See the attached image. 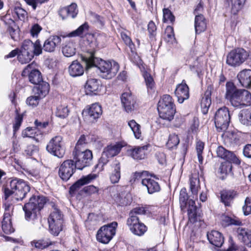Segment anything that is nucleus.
Segmentation results:
<instances>
[{"instance_id":"obj_1","label":"nucleus","mask_w":251,"mask_h":251,"mask_svg":"<svg viewBox=\"0 0 251 251\" xmlns=\"http://www.w3.org/2000/svg\"><path fill=\"white\" fill-rule=\"evenodd\" d=\"M81 58L87 69L93 66L97 67L100 72V75L103 78L111 79L116 75L119 70V65L115 61H105L100 60L99 63L97 65V58L94 57L93 52L89 54L88 56H82Z\"/></svg>"},{"instance_id":"obj_2","label":"nucleus","mask_w":251,"mask_h":251,"mask_svg":"<svg viewBox=\"0 0 251 251\" xmlns=\"http://www.w3.org/2000/svg\"><path fill=\"white\" fill-rule=\"evenodd\" d=\"M30 187L23 179L15 178L12 179L9 186L2 189L4 198L7 200L11 197L13 202L22 201L30 192Z\"/></svg>"},{"instance_id":"obj_3","label":"nucleus","mask_w":251,"mask_h":251,"mask_svg":"<svg viewBox=\"0 0 251 251\" xmlns=\"http://www.w3.org/2000/svg\"><path fill=\"white\" fill-rule=\"evenodd\" d=\"M46 199L42 196H32L29 201L23 207L25 212V219L27 221H34L38 216V212L44 207Z\"/></svg>"},{"instance_id":"obj_4","label":"nucleus","mask_w":251,"mask_h":251,"mask_svg":"<svg viewBox=\"0 0 251 251\" xmlns=\"http://www.w3.org/2000/svg\"><path fill=\"white\" fill-rule=\"evenodd\" d=\"M157 110L161 118L169 121L172 120L176 111L172 97L167 94L163 95L158 102Z\"/></svg>"},{"instance_id":"obj_5","label":"nucleus","mask_w":251,"mask_h":251,"mask_svg":"<svg viewBox=\"0 0 251 251\" xmlns=\"http://www.w3.org/2000/svg\"><path fill=\"white\" fill-rule=\"evenodd\" d=\"M134 177L136 179H141V183L147 189L149 194H152L160 191L161 188L159 183L151 178L155 176L148 171L136 172L134 173Z\"/></svg>"},{"instance_id":"obj_6","label":"nucleus","mask_w":251,"mask_h":251,"mask_svg":"<svg viewBox=\"0 0 251 251\" xmlns=\"http://www.w3.org/2000/svg\"><path fill=\"white\" fill-rule=\"evenodd\" d=\"M63 222V215L62 212L54 205L48 218L49 229L51 234L54 236H57L62 230Z\"/></svg>"},{"instance_id":"obj_7","label":"nucleus","mask_w":251,"mask_h":251,"mask_svg":"<svg viewBox=\"0 0 251 251\" xmlns=\"http://www.w3.org/2000/svg\"><path fill=\"white\" fill-rule=\"evenodd\" d=\"M75 164L77 169L82 170L91 165L93 158L91 151L88 149L74 150L73 151Z\"/></svg>"},{"instance_id":"obj_8","label":"nucleus","mask_w":251,"mask_h":251,"mask_svg":"<svg viewBox=\"0 0 251 251\" xmlns=\"http://www.w3.org/2000/svg\"><path fill=\"white\" fill-rule=\"evenodd\" d=\"M230 121L228 109L224 106L219 108L215 115V125L219 132L226 131Z\"/></svg>"},{"instance_id":"obj_9","label":"nucleus","mask_w":251,"mask_h":251,"mask_svg":"<svg viewBox=\"0 0 251 251\" xmlns=\"http://www.w3.org/2000/svg\"><path fill=\"white\" fill-rule=\"evenodd\" d=\"M117 226V223L113 222L101 226L97 232V240L103 244L108 243L115 235Z\"/></svg>"},{"instance_id":"obj_10","label":"nucleus","mask_w":251,"mask_h":251,"mask_svg":"<svg viewBox=\"0 0 251 251\" xmlns=\"http://www.w3.org/2000/svg\"><path fill=\"white\" fill-rule=\"evenodd\" d=\"M248 56V52L244 49L238 48L228 53L226 62L230 66H238L245 61Z\"/></svg>"},{"instance_id":"obj_11","label":"nucleus","mask_w":251,"mask_h":251,"mask_svg":"<svg viewBox=\"0 0 251 251\" xmlns=\"http://www.w3.org/2000/svg\"><path fill=\"white\" fill-rule=\"evenodd\" d=\"M47 151L50 154L58 158H62L65 153V149L63 145L62 137L56 136L52 138L46 147Z\"/></svg>"},{"instance_id":"obj_12","label":"nucleus","mask_w":251,"mask_h":251,"mask_svg":"<svg viewBox=\"0 0 251 251\" xmlns=\"http://www.w3.org/2000/svg\"><path fill=\"white\" fill-rule=\"evenodd\" d=\"M76 168L74 160H66L59 167L58 176L62 180L67 181L74 174Z\"/></svg>"},{"instance_id":"obj_13","label":"nucleus","mask_w":251,"mask_h":251,"mask_svg":"<svg viewBox=\"0 0 251 251\" xmlns=\"http://www.w3.org/2000/svg\"><path fill=\"white\" fill-rule=\"evenodd\" d=\"M126 225L133 234L139 236L143 235L148 229L146 226L140 221L138 217L128 218Z\"/></svg>"},{"instance_id":"obj_14","label":"nucleus","mask_w":251,"mask_h":251,"mask_svg":"<svg viewBox=\"0 0 251 251\" xmlns=\"http://www.w3.org/2000/svg\"><path fill=\"white\" fill-rule=\"evenodd\" d=\"M102 110L101 105L98 103L91 104L89 108L83 111V115L89 123H94L102 115Z\"/></svg>"},{"instance_id":"obj_15","label":"nucleus","mask_w":251,"mask_h":251,"mask_svg":"<svg viewBox=\"0 0 251 251\" xmlns=\"http://www.w3.org/2000/svg\"><path fill=\"white\" fill-rule=\"evenodd\" d=\"M34 68L35 64L33 63L28 64L23 71L22 75L23 76L28 75L30 83L38 84L42 81V77L40 72Z\"/></svg>"},{"instance_id":"obj_16","label":"nucleus","mask_w":251,"mask_h":251,"mask_svg":"<svg viewBox=\"0 0 251 251\" xmlns=\"http://www.w3.org/2000/svg\"><path fill=\"white\" fill-rule=\"evenodd\" d=\"M122 104L125 110L127 113H131L135 108L136 100L130 92L124 93L121 97Z\"/></svg>"},{"instance_id":"obj_17","label":"nucleus","mask_w":251,"mask_h":251,"mask_svg":"<svg viewBox=\"0 0 251 251\" xmlns=\"http://www.w3.org/2000/svg\"><path fill=\"white\" fill-rule=\"evenodd\" d=\"M148 146L135 147L127 150L126 153L128 156L134 160H140L146 158Z\"/></svg>"},{"instance_id":"obj_18","label":"nucleus","mask_w":251,"mask_h":251,"mask_svg":"<svg viewBox=\"0 0 251 251\" xmlns=\"http://www.w3.org/2000/svg\"><path fill=\"white\" fill-rule=\"evenodd\" d=\"M251 104V94L245 89H241L238 97L233 105L234 107L241 108Z\"/></svg>"},{"instance_id":"obj_19","label":"nucleus","mask_w":251,"mask_h":251,"mask_svg":"<svg viewBox=\"0 0 251 251\" xmlns=\"http://www.w3.org/2000/svg\"><path fill=\"white\" fill-rule=\"evenodd\" d=\"M216 151L218 157L227 161H232L233 163L237 165L240 164V161L236 155L232 152L227 151L223 147H218Z\"/></svg>"},{"instance_id":"obj_20","label":"nucleus","mask_w":251,"mask_h":251,"mask_svg":"<svg viewBox=\"0 0 251 251\" xmlns=\"http://www.w3.org/2000/svg\"><path fill=\"white\" fill-rule=\"evenodd\" d=\"M175 93L177 98L178 102L180 103H182L189 98V87L185 80H183L181 83L177 85Z\"/></svg>"},{"instance_id":"obj_21","label":"nucleus","mask_w":251,"mask_h":251,"mask_svg":"<svg viewBox=\"0 0 251 251\" xmlns=\"http://www.w3.org/2000/svg\"><path fill=\"white\" fill-rule=\"evenodd\" d=\"M101 84L100 80L95 79H88L85 86V92L87 95H97L100 91Z\"/></svg>"},{"instance_id":"obj_22","label":"nucleus","mask_w":251,"mask_h":251,"mask_svg":"<svg viewBox=\"0 0 251 251\" xmlns=\"http://www.w3.org/2000/svg\"><path fill=\"white\" fill-rule=\"evenodd\" d=\"M226 92L225 98L233 106L241 89H238L233 83L231 82H226Z\"/></svg>"},{"instance_id":"obj_23","label":"nucleus","mask_w":251,"mask_h":251,"mask_svg":"<svg viewBox=\"0 0 251 251\" xmlns=\"http://www.w3.org/2000/svg\"><path fill=\"white\" fill-rule=\"evenodd\" d=\"M76 4L73 3L69 6L61 8L58 11V14L62 20L68 18H75L78 14Z\"/></svg>"},{"instance_id":"obj_24","label":"nucleus","mask_w":251,"mask_h":251,"mask_svg":"<svg viewBox=\"0 0 251 251\" xmlns=\"http://www.w3.org/2000/svg\"><path fill=\"white\" fill-rule=\"evenodd\" d=\"M61 41V38L57 35L50 36L47 39L43 44V50L48 52H53L55 50L56 47Z\"/></svg>"},{"instance_id":"obj_25","label":"nucleus","mask_w":251,"mask_h":251,"mask_svg":"<svg viewBox=\"0 0 251 251\" xmlns=\"http://www.w3.org/2000/svg\"><path fill=\"white\" fill-rule=\"evenodd\" d=\"M97 177L98 175L94 174H90L87 176L82 177L70 187L69 190L70 193L72 195L74 194L81 186L90 183Z\"/></svg>"},{"instance_id":"obj_26","label":"nucleus","mask_w":251,"mask_h":251,"mask_svg":"<svg viewBox=\"0 0 251 251\" xmlns=\"http://www.w3.org/2000/svg\"><path fill=\"white\" fill-rule=\"evenodd\" d=\"M207 239L209 243L217 247H221L224 242L223 235L216 230H212L207 233Z\"/></svg>"},{"instance_id":"obj_27","label":"nucleus","mask_w":251,"mask_h":251,"mask_svg":"<svg viewBox=\"0 0 251 251\" xmlns=\"http://www.w3.org/2000/svg\"><path fill=\"white\" fill-rule=\"evenodd\" d=\"M238 79L241 85L245 88L251 86V70L245 69L237 75Z\"/></svg>"},{"instance_id":"obj_28","label":"nucleus","mask_w":251,"mask_h":251,"mask_svg":"<svg viewBox=\"0 0 251 251\" xmlns=\"http://www.w3.org/2000/svg\"><path fill=\"white\" fill-rule=\"evenodd\" d=\"M84 71L83 66L77 61H73L68 68L70 75L73 77L82 75Z\"/></svg>"},{"instance_id":"obj_29","label":"nucleus","mask_w":251,"mask_h":251,"mask_svg":"<svg viewBox=\"0 0 251 251\" xmlns=\"http://www.w3.org/2000/svg\"><path fill=\"white\" fill-rule=\"evenodd\" d=\"M124 146L122 143H117L107 146L103 149V151L111 158L118 154Z\"/></svg>"},{"instance_id":"obj_30","label":"nucleus","mask_w":251,"mask_h":251,"mask_svg":"<svg viewBox=\"0 0 251 251\" xmlns=\"http://www.w3.org/2000/svg\"><path fill=\"white\" fill-rule=\"evenodd\" d=\"M89 28V26L88 23L85 22L79 26L76 29L69 33L68 36L70 37H79L83 38L88 34Z\"/></svg>"},{"instance_id":"obj_31","label":"nucleus","mask_w":251,"mask_h":251,"mask_svg":"<svg viewBox=\"0 0 251 251\" xmlns=\"http://www.w3.org/2000/svg\"><path fill=\"white\" fill-rule=\"evenodd\" d=\"M1 227L3 231L7 234H10L14 231L12 225L11 217L8 213L3 215Z\"/></svg>"},{"instance_id":"obj_32","label":"nucleus","mask_w":251,"mask_h":251,"mask_svg":"<svg viewBox=\"0 0 251 251\" xmlns=\"http://www.w3.org/2000/svg\"><path fill=\"white\" fill-rule=\"evenodd\" d=\"M132 201L131 195L128 192L120 193L116 199V202L119 205L124 206L129 205Z\"/></svg>"},{"instance_id":"obj_33","label":"nucleus","mask_w":251,"mask_h":251,"mask_svg":"<svg viewBox=\"0 0 251 251\" xmlns=\"http://www.w3.org/2000/svg\"><path fill=\"white\" fill-rule=\"evenodd\" d=\"M195 28L197 34L203 32L206 28L205 20L202 15H196L195 19Z\"/></svg>"},{"instance_id":"obj_34","label":"nucleus","mask_w":251,"mask_h":251,"mask_svg":"<svg viewBox=\"0 0 251 251\" xmlns=\"http://www.w3.org/2000/svg\"><path fill=\"white\" fill-rule=\"evenodd\" d=\"M237 237L247 246L251 240V231L248 229L239 227L237 230Z\"/></svg>"},{"instance_id":"obj_35","label":"nucleus","mask_w":251,"mask_h":251,"mask_svg":"<svg viewBox=\"0 0 251 251\" xmlns=\"http://www.w3.org/2000/svg\"><path fill=\"white\" fill-rule=\"evenodd\" d=\"M37 85L38 86L34 89L35 95H37L40 98L45 97L49 93L50 90V85L48 83L42 81Z\"/></svg>"},{"instance_id":"obj_36","label":"nucleus","mask_w":251,"mask_h":251,"mask_svg":"<svg viewBox=\"0 0 251 251\" xmlns=\"http://www.w3.org/2000/svg\"><path fill=\"white\" fill-rule=\"evenodd\" d=\"M236 196L237 193L234 191H223L221 194V201L226 206H229Z\"/></svg>"},{"instance_id":"obj_37","label":"nucleus","mask_w":251,"mask_h":251,"mask_svg":"<svg viewBox=\"0 0 251 251\" xmlns=\"http://www.w3.org/2000/svg\"><path fill=\"white\" fill-rule=\"evenodd\" d=\"M54 243L55 242H52L48 238H43L37 240H33L31 242V245L37 249L43 250Z\"/></svg>"},{"instance_id":"obj_38","label":"nucleus","mask_w":251,"mask_h":251,"mask_svg":"<svg viewBox=\"0 0 251 251\" xmlns=\"http://www.w3.org/2000/svg\"><path fill=\"white\" fill-rule=\"evenodd\" d=\"M197 207L195 202L193 200H190L188 202V215L189 221L192 223L197 221Z\"/></svg>"},{"instance_id":"obj_39","label":"nucleus","mask_w":251,"mask_h":251,"mask_svg":"<svg viewBox=\"0 0 251 251\" xmlns=\"http://www.w3.org/2000/svg\"><path fill=\"white\" fill-rule=\"evenodd\" d=\"M240 122L244 125L251 126V110L245 109L241 111L238 115Z\"/></svg>"},{"instance_id":"obj_40","label":"nucleus","mask_w":251,"mask_h":251,"mask_svg":"<svg viewBox=\"0 0 251 251\" xmlns=\"http://www.w3.org/2000/svg\"><path fill=\"white\" fill-rule=\"evenodd\" d=\"M246 0H226L228 4H231V12L235 15L243 7Z\"/></svg>"},{"instance_id":"obj_41","label":"nucleus","mask_w":251,"mask_h":251,"mask_svg":"<svg viewBox=\"0 0 251 251\" xmlns=\"http://www.w3.org/2000/svg\"><path fill=\"white\" fill-rule=\"evenodd\" d=\"M190 188L192 194L198 199V192L200 189V180L198 177L192 176L190 178Z\"/></svg>"},{"instance_id":"obj_42","label":"nucleus","mask_w":251,"mask_h":251,"mask_svg":"<svg viewBox=\"0 0 251 251\" xmlns=\"http://www.w3.org/2000/svg\"><path fill=\"white\" fill-rule=\"evenodd\" d=\"M113 168L114 170L110 176V179L111 183H116L119 182L121 177L120 163L115 161L113 164Z\"/></svg>"},{"instance_id":"obj_43","label":"nucleus","mask_w":251,"mask_h":251,"mask_svg":"<svg viewBox=\"0 0 251 251\" xmlns=\"http://www.w3.org/2000/svg\"><path fill=\"white\" fill-rule=\"evenodd\" d=\"M62 52L64 55L70 57L74 55L76 52L75 44L72 42H69L62 48Z\"/></svg>"},{"instance_id":"obj_44","label":"nucleus","mask_w":251,"mask_h":251,"mask_svg":"<svg viewBox=\"0 0 251 251\" xmlns=\"http://www.w3.org/2000/svg\"><path fill=\"white\" fill-rule=\"evenodd\" d=\"M128 125L133 132L135 137L139 139L141 137V126L134 120L128 122Z\"/></svg>"},{"instance_id":"obj_45","label":"nucleus","mask_w":251,"mask_h":251,"mask_svg":"<svg viewBox=\"0 0 251 251\" xmlns=\"http://www.w3.org/2000/svg\"><path fill=\"white\" fill-rule=\"evenodd\" d=\"M188 195L185 188H182L179 193V203L181 210H184L188 203Z\"/></svg>"},{"instance_id":"obj_46","label":"nucleus","mask_w":251,"mask_h":251,"mask_svg":"<svg viewBox=\"0 0 251 251\" xmlns=\"http://www.w3.org/2000/svg\"><path fill=\"white\" fill-rule=\"evenodd\" d=\"M212 87L210 85L208 86L206 91L204 94V98H203L201 100V106L206 108L207 109L211 104L210 96L211 94Z\"/></svg>"},{"instance_id":"obj_47","label":"nucleus","mask_w":251,"mask_h":251,"mask_svg":"<svg viewBox=\"0 0 251 251\" xmlns=\"http://www.w3.org/2000/svg\"><path fill=\"white\" fill-rule=\"evenodd\" d=\"M175 21V17L171 11L168 8L163 9V22L164 23L173 24Z\"/></svg>"},{"instance_id":"obj_48","label":"nucleus","mask_w":251,"mask_h":251,"mask_svg":"<svg viewBox=\"0 0 251 251\" xmlns=\"http://www.w3.org/2000/svg\"><path fill=\"white\" fill-rule=\"evenodd\" d=\"M69 113L67 106L61 105L57 107L55 115L61 119H64L68 117Z\"/></svg>"},{"instance_id":"obj_49","label":"nucleus","mask_w":251,"mask_h":251,"mask_svg":"<svg viewBox=\"0 0 251 251\" xmlns=\"http://www.w3.org/2000/svg\"><path fill=\"white\" fill-rule=\"evenodd\" d=\"M33 43L30 40H25L23 43L20 52H23L26 53H30V54H33Z\"/></svg>"},{"instance_id":"obj_50","label":"nucleus","mask_w":251,"mask_h":251,"mask_svg":"<svg viewBox=\"0 0 251 251\" xmlns=\"http://www.w3.org/2000/svg\"><path fill=\"white\" fill-rule=\"evenodd\" d=\"M232 161H227L221 163L220 171L221 174H228L231 173L232 166Z\"/></svg>"},{"instance_id":"obj_51","label":"nucleus","mask_w":251,"mask_h":251,"mask_svg":"<svg viewBox=\"0 0 251 251\" xmlns=\"http://www.w3.org/2000/svg\"><path fill=\"white\" fill-rule=\"evenodd\" d=\"M179 143V139L177 135L176 134H170L168 142L167 143V146L169 149H172L174 147H176Z\"/></svg>"},{"instance_id":"obj_52","label":"nucleus","mask_w":251,"mask_h":251,"mask_svg":"<svg viewBox=\"0 0 251 251\" xmlns=\"http://www.w3.org/2000/svg\"><path fill=\"white\" fill-rule=\"evenodd\" d=\"M164 38L167 42L173 43L175 38L174 30L172 26H168L167 27L165 30Z\"/></svg>"},{"instance_id":"obj_53","label":"nucleus","mask_w":251,"mask_h":251,"mask_svg":"<svg viewBox=\"0 0 251 251\" xmlns=\"http://www.w3.org/2000/svg\"><path fill=\"white\" fill-rule=\"evenodd\" d=\"M37 129L33 127H27L23 131L22 135L23 137H29L34 139L36 141H38L37 138H36V130Z\"/></svg>"},{"instance_id":"obj_54","label":"nucleus","mask_w":251,"mask_h":251,"mask_svg":"<svg viewBox=\"0 0 251 251\" xmlns=\"http://www.w3.org/2000/svg\"><path fill=\"white\" fill-rule=\"evenodd\" d=\"M204 147V143L202 141H199L197 142L196 149L197 151L198 160L200 164H202L203 162V157L202 156V154L203 153Z\"/></svg>"},{"instance_id":"obj_55","label":"nucleus","mask_w":251,"mask_h":251,"mask_svg":"<svg viewBox=\"0 0 251 251\" xmlns=\"http://www.w3.org/2000/svg\"><path fill=\"white\" fill-rule=\"evenodd\" d=\"M121 36L125 43L129 48L130 51L132 52H134L135 50V46L131 38L125 32H122L121 33Z\"/></svg>"},{"instance_id":"obj_56","label":"nucleus","mask_w":251,"mask_h":251,"mask_svg":"<svg viewBox=\"0 0 251 251\" xmlns=\"http://www.w3.org/2000/svg\"><path fill=\"white\" fill-rule=\"evenodd\" d=\"M33 57V55L30 54V53H26L23 52H20L18 54V59L20 62L22 64H26L28 63Z\"/></svg>"},{"instance_id":"obj_57","label":"nucleus","mask_w":251,"mask_h":251,"mask_svg":"<svg viewBox=\"0 0 251 251\" xmlns=\"http://www.w3.org/2000/svg\"><path fill=\"white\" fill-rule=\"evenodd\" d=\"M144 77L148 91H149L150 89L152 90L154 86V82L152 77L150 74L146 72L144 74Z\"/></svg>"},{"instance_id":"obj_58","label":"nucleus","mask_w":251,"mask_h":251,"mask_svg":"<svg viewBox=\"0 0 251 251\" xmlns=\"http://www.w3.org/2000/svg\"><path fill=\"white\" fill-rule=\"evenodd\" d=\"M110 157L108 156L106 153L102 151L101 156L99 160L98 163L96 165V168H100L101 170L103 169V167L105 165L109 160Z\"/></svg>"},{"instance_id":"obj_59","label":"nucleus","mask_w":251,"mask_h":251,"mask_svg":"<svg viewBox=\"0 0 251 251\" xmlns=\"http://www.w3.org/2000/svg\"><path fill=\"white\" fill-rule=\"evenodd\" d=\"M5 202L4 203V207L5 212L4 214L8 213L11 216L13 210V203H14L11 201V197H9L7 200H6L4 198Z\"/></svg>"},{"instance_id":"obj_60","label":"nucleus","mask_w":251,"mask_h":251,"mask_svg":"<svg viewBox=\"0 0 251 251\" xmlns=\"http://www.w3.org/2000/svg\"><path fill=\"white\" fill-rule=\"evenodd\" d=\"M148 210L144 207H136L134 208L129 213V217H138V215H144Z\"/></svg>"},{"instance_id":"obj_61","label":"nucleus","mask_w":251,"mask_h":251,"mask_svg":"<svg viewBox=\"0 0 251 251\" xmlns=\"http://www.w3.org/2000/svg\"><path fill=\"white\" fill-rule=\"evenodd\" d=\"M14 13L21 21H24L27 17V13L25 10L20 7H16L14 9Z\"/></svg>"},{"instance_id":"obj_62","label":"nucleus","mask_w":251,"mask_h":251,"mask_svg":"<svg viewBox=\"0 0 251 251\" xmlns=\"http://www.w3.org/2000/svg\"><path fill=\"white\" fill-rule=\"evenodd\" d=\"M86 144V137L82 135L78 140L74 150L85 149Z\"/></svg>"},{"instance_id":"obj_63","label":"nucleus","mask_w":251,"mask_h":251,"mask_svg":"<svg viewBox=\"0 0 251 251\" xmlns=\"http://www.w3.org/2000/svg\"><path fill=\"white\" fill-rule=\"evenodd\" d=\"M242 209L245 215L247 216L251 214V198L247 197L246 199Z\"/></svg>"},{"instance_id":"obj_64","label":"nucleus","mask_w":251,"mask_h":251,"mask_svg":"<svg viewBox=\"0 0 251 251\" xmlns=\"http://www.w3.org/2000/svg\"><path fill=\"white\" fill-rule=\"evenodd\" d=\"M41 98L37 95L29 97L26 99V103L32 107H35L38 104L39 100Z\"/></svg>"}]
</instances>
